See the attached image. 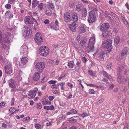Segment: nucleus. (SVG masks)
I'll use <instances>...</instances> for the list:
<instances>
[{
	"label": "nucleus",
	"mask_w": 129,
	"mask_h": 129,
	"mask_svg": "<svg viewBox=\"0 0 129 129\" xmlns=\"http://www.w3.org/2000/svg\"><path fill=\"white\" fill-rule=\"evenodd\" d=\"M25 30L23 32V36L26 39H30L31 35V30L29 25L24 26Z\"/></svg>",
	"instance_id": "obj_1"
},
{
	"label": "nucleus",
	"mask_w": 129,
	"mask_h": 129,
	"mask_svg": "<svg viewBox=\"0 0 129 129\" xmlns=\"http://www.w3.org/2000/svg\"><path fill=\"white\" fill-rule=\"evenodd\" d=\"M105 53L104 51L101 50H98L93 55L97 58V59L99 61H103L105 56Z\"/></svg>",
	"instance_id": "obj_2"
},
{
	"label": "nucleus",
	"mask_w": 129,
	"mask_h": 129,
	"mask_svg": "<svg viewBox=\"0 0 129 129\" xmlns=\"http://www.w3.org/2000/svg\"><path fill=\"white\" fill-rule=\"evenodd\" d=\"M39 52L41 55L45 56L49 54V51L47 47L44 46L39 49Z\"/></svg>",
	"instance_id": "obj_3"
},
{
	"label": "nucleus",
	"mask_w": 129,
	"mask_h": 129,
	"mask_svg": "<svg viewBox=\"0 0 129 129\" xmlns=\"http://www.w3.org/2000/svg\"><path fill=\"white\" fill-rule=\"evenodd\" d=\"M95 38L94 35L89 39V52H92L94 50V45L95 43Z\"/></svg>",
	"instance_id": "obj_4"
},
{
	"label": "nucleus",
	"mask_w": 129,
	"mask_h": 129,
	"mask_svg": "<svg viewBox=\"0 0 129 129\" xmlns=\"http://www.w3.org/2000/svg\"><path fill=\"white\" fill-rule=\"evenodd\" d=\"M34 40L38 45H40L42 42L43 40L40 33H37L34 38Z\"/></svg>",
	"instance_id": "obj_5"
},
{
	"label": "nucleus",
	"mask_w": 129,
	"mask_h": 129,
	"mask_svg": "<svg viewBox=\"0 0 129 129\" xmlns=\"http://www.w3.org/2000/svg\"><path fill=\"white\" fill-rule=\"evenodd\" d=\"M112 43V40L110 39H107L106 40H105L103 41L102 46L107 49H110L112 48V46L111 45Z\"/></svg>",
	"instance_id": "obj_6"
},
{
	"label": "nucleus",
	"mask_w": 129,
	"mask_h": 129,
	"mask_svg": "<svg viewBox=\"0 0 129 129\" xmlns=\"http://www.w3.org/2000/svg\"><path fill=\"white\" fill-rule=\"evenodd\" d=\"M45 65V63L44 62H39L36 63L35 67L37 71L41 73L44 69Z\"/></svg>",
	"instance_id": "obj_7"
},
{
	"label": "nucleus",
	"mask_w": 129,
	"mask_h": 129,
	"mask_svg": "<svg viewBox=\"0 0 129 129\" xmlns=\"http://www.w3.org/2000/svg\"><path fill=\"white\" fill-rule=\"evenodd\" d=\"M96 15L94 11H90L89 12V23H92L96 19Z\"/></svg>",
	"instance_id": "obj_8"
},
{
	"label": "nucleus",
	"mask_w": 129,
	"mask_h": 129,
	"mask_svg": "<svg viewBox=\"0 0 129 129\" xmlns=\"http://www.w3.org/2000/svg\"><path fill=\"white\" fill-rule=\"evenodd\" d=\"M34 19L33 17L29 16H26L24 19V22L26 24H34Z\"/></svg>",
	"instance_id": "obj_9"
},
{
	"label": "nucleus",
	"mask_w": 129,
	"mask_h": 129,
	"mask_svg": "<svg viewBox=\"0 0 129 129\" xmlns=\"http://www.w3.org/2000/svg\"><path fill=\"white\" fill-rule=\"evenodd\" d=\"M63 19L64 21L67 22H70L72 20L70 13L67 12L64 14Z\"/></svg>",
	"instance_id": "obj_10"
},
{
	"label": "nucleus",
	"mask_w": 129,
	"mask_h": 129,
	"mask_svg": "<svg viewBox=\"0 0 129 129\" xmlns=\"http://www.w3.org/2000/svg\"><path fill=\"white\" fill-rule=\"evenodd\" d=\"M38 90V89L37 87H35L33 90H30L29 93L28 95L29 99H31L34 98L36 95V93Z\"/></svg>",
	"instance_id": "obj_11"
},
{
	"label": "nucleus",
	"mask_w": 129,
	"mask_h": 129,
	"mask_svg": "<svg viewBox=\"0 0 129 129\" xmlns=\"http://www.w3.org/2000/svg\"><path fill=\"white\" fill-rule=\"evenodd\" d=\"M109 27L110 26L108 23H104L101 26L100 30L103 32L106 31L109 28Z\"/></svg>",
	"instance_id": "obj_12"
},
{
	"label": "nucleus",
	"mask_w": 129,
	"mask_h": 129,
	"mask_svg": "<svg viewBox=\"0 0 129 129\" xmlns=\"http://www.w3.org/2000/svg\"><path fill=\"white\" fill-rule=\"evenodd\" d=\"M6 73L9 74L13 72V70L11 66L10 65H7L4 67Z\"/></svg>",
	"instance_id": "obj_13"
},
{
	"label": "nucleus",
	"mask_w": 129,
	"mask_h": 129,
	"mask_svg": "<svg viewBox=\"0 0 129 129\" xmlns=\"http://www.w3.org/2000/svg\"><path fill=\"white\" fill-rule=\"evenodd\" d=\"M20 53L21 54L26 55L28 54V48L26 46H22L21 49Z\"/></svg>",
	"instance_id": "obj_14"
},
{
	"label": "nucleus",
	"mask_w": 129,
	"mask_h": 129,
	"mask_svg": "<svg viewBox=\"0 0 129 129\" xmlns=\"http://www.w3.org/2000/svg\"><path fill=\"white\" fill-rule=\"evenodd\" d=\"M9 85L10 87L13 88H18V85H16V83L12 80H11L9 81Z\"/></svg>",
	"instance_id": "obj_15"
},
{
	"label": "nucleus",
	"mask_w": 129,
	"mask_h": 129,
	"mask_svg": "<svg viewBox=\"0 0 129 129\" xmlns=\"http://www.w3.org/2000/svg\"><path fill=\"white\" fill-rule=\"evenodd\" d=\"M77 26V24L75 22H73L69 25V27L70 30L72 31H75Z\"/></svg>",
	"instance_id": "obj_16"
},
{
	"label": "nucleus",
	"mask_w": 129,
	"mask_h": 129,
	"mask_svg": "<svg viewBox=\"0 0 129 129\" xmlns=\"http://www.w3.org/2000/svg\"><path fill=\"white\" fill-rule=\"evenodd\" d=\"M5 16L6 18L7 19H9L13 17L12 13L10 11H7L5 14Z\"/></svg>",
	"instance_id": "obj_17"
},
{
	"label": "nucleus",
	"mask_w": 129,
	"mask_h": 129,
	"mask_svg": "<svg viewBox=\"0 0 129 129\" xmlns=\"http://www.w3.org/2000/svg\"><path fill=\"white\" fill-rule=\"evenodd\" d=\"M40 74L38 72H36L34 74L33 79L34 81H37L40 78Z\"/></svg>",
	"instance_id": "obj_18"
},
{
	"label": "nucleus",
	"mask_w": 129,
	"mask_h": 129,
	"mask_svg": "<svg viewBox=\"0 0 129 129\" xmlns=\"http://www.w3.org/2000/svg\"><path fill=\"white\" fill-rule=\"evenodd\" d=\"M86 27L85 25H82L79 26V30L80 33H84L86 31Z\"/></svg>",
	"instance_id": "obj_19"
},
{
	"label": "nucleus",
	"mask_w": 129,
	"mask_h": 129,
	"mask_svg": "<svg viewBox=\"0 0 129 129\" xmlns=\"http://www.w3.org/2000/svg\"><path fill=\"white\" fill-rule=\"evenodd\" d=\"M65 84V82H61L58 83L57 85L60 87L61 89L62 90H65V87L64 86Z\"/></svg>",
	"instance_id": "obj_20"
},
{
	"label": "nucleus",
	"mask_w": 129,
	"mask_h": 129,
	"mask_svg": "<svg viewBox=\"0 0 129 129\" xmlns=\"http://www.w3.org/2000/svg\"><path fill=\"white\" fill-rule=\"evenodd\" d=\"M72 18L73 20L74 21H77L78 19L77 14L76 12L73 13L72 14Z\"/></svg>",
	"instance_id": "obj_21"
},
{
	"label": "nucleus",
	"mask_w": 129,
	"mask_h": 129,
	"mask_svg": "<svg viewBox=\"0 0 129 129\" xmlns=\"http://www.w3.org/2000/svg\"><path fill=\"white\" fill-rule=\"evenodd\" d=\"M39 1L37 0H33L32 3V8L34 9L39 3Z\"/></svg>",
	"instance_id": "obj_22"
},
{
	"label": "nucleus",
	"mask_w": 129,
	"mask_h": 129,
	"mask_svg": "<svg viewBox=\"0 0 129 129\" xmlns=\"http://www.w3.org/2000/svg\"><path fill=\"white\" fill-rule=\"evenodd\" d=\"M119 83L123 84L124 83L125 79L122 77L118 76L117 79Z\"/></svg>",
	"instance_id": "obj_23"
},
{
	"label": "nucleus",
	"mask_w": 129,
	"mask_h": 129,
	"mask_svg": "<svg viewBox=\"0 0 129 129\" xmlns=\"http://www.w3.org/2000/svg\"><path fill=\"white\" fill-rule=\"evenodd\" d=\"M128 50V48L127 47H125L123 49L121 53V56H124L126 55Z\"/></svg>",
	"instance_id": "obj_24"
},
{
	"label": "nucleus",
	"mask_w": 129,
	"mask_h": 129,
	"mask_svg": "<svg viewBox=\"0 0 129 129\" xmlns=\"http://www.w3.org/2000/svg\"><path fill=\"white\" fill-rule=\"evenodd\" d=\"M50 27L52 29L55 30H58L59 27L51 23L50 25Z\"/></svg>",
	"instance_id": "obj_25"
},
{
	"label": "nucleus",
	"mask_w": 129,
	"mask_h": 129,
	"mask_svg": "<svg viewBox=\"0 0 129 129\" xmlns=\"http://www.w3.org/2000/svg\"><path fill=\"white\" fill-rule=\"evenodd\" d=\"M28 60V58L26 57H22L21 59V63L23 64H26Z\"/></svg>",
	"instance_id": "obj_26"
},
{
	"label": "nucleus",
	"mask_w": 129,
	"mask_h": 129,
	"mask_svg": "<svg viewBox=\"0 0 129 129\" xmlns=\"http://www.w3.org/2000/svg\"><path fill=\"white\" fill-rule=\"evenodd\" d=\"M83 5L82 4H79L77 5L76 6V9L78 11L81 10L83 7Z\"/></svg>",
	"instance_id": "obj_27"
},
{
	"label": "nucleus",
	"mask_w": 129,
	"mask_h": 129,
	"mask_svg": "<svg viewBox=\"0 0 129 129\" xmlns=\"http://www.w3.org/2000/svg\"><path fill=\"white\" fill-rule=\"evenodd\" d=\"M121 18L123 21L124 22V24L128 28H129V25L128 24V22L122 16H121Z\"/></svg>",
	"instance_id": "obj_28"
},
{
	"label": "nucleus",
	"mask_w": 129,
	"mask_h": 129,
	"mask_svg": "<svg viewBox=\"0 0 129 129\" xmlns=\"http://www.w3.org/2000/svg\"><path fill=\"white\" fill-rule=\"evenodd\" d=\"M35 127L37 129H41L42 127L41 125L38 123H35Z\"/></svg>",
	"instance_id": "obj_29"
},
{
	"label": "nucleus",
	"mask_w": 129,
	"mask_h": 129,
	"mask_svg": "<svg viewBox=\"0 0 129 129\" xmlns=\"http://www.w3.org/2000/svg\"><path fill=\"white\" fill-rule=\"evenodd\" d=\"M120 41V38L118 37H116L114 39V43L118 44Z\"/></svg>",
	"instance_id": "obj_30"
},
{
	"label": "nucleus",
	"mask_w": 129,
	"mask_h": 129,
	"mask_svg": "<svg viewBox=\"0 0 129 129\" xmlns=\"http://www.w3.org/2000/svg\"><path fill=\"white\" fill-rule=\"evenodd\" d=\"M45 13L47 16H50L52 13L51 10L49 8L46 10Z\"/></svg>",
	"instance_id": "obj_31"
},
{
	"label": "nucleus",
	"mask_w": 129,
	"mask_h": 129,
	"mask_svg": "<svg viewBox=\"0 0 129 129\" xmlns=\"http://www.w3.org/2000/svg\"><path fill=\"white\" fill-rule=\"evenodd\" d=\"M74 62L73 61H70L68 63V65L69 67L71 68H73Z\"/></svg>",
	"instance_id": "obj_32"
},
{
	"label": "nucleus",
	"mask_w": 129,
	"mask_h": 129,
	"mask_svg": "<svg viewBox=\"0 0 129 129\" xmlns=\"http://www.w3.org/2000/svg\"><path fill=\"white\" fill-rule=\"evenodd\" d=\"M10 112L11 113V114H13L15 111V108L14 107H11L9 110Z\"/></svg>",
	"instance_id": "obj_33"
},
{
	"label": "nucleus",
	"mask_w": 129,
	"mask_h": 129,
	"mask_svg": "<svg viewBox=\"0 0 129 129\" xmlns=\"http://www.w3.org/2000/svg\"><path fill=\"white\" fill-rule=\"evenodd\" d=\"M44 4L42 3H41L38 5V7L41 11H42L43 9V6Z\"/></svg>",
	"instance_id": "obj_34"
},
{
	"label": "nucleus",
	"mask_w": 129,
	"mask_h": 129,
	"mask_svg": "<svg viewBox=\"0 0 129 129\" xmlns=\"http://www.w3.org/2000/svg\"><path fill=\"white\" fill-rule=\"evenodd\" d=\"M80 115L81 117L84 118V117L88 116V114L86 112H85L83 114H80Z\"/></svg>",
	"instance_id": "obj_35"
},
{
	"label": "nucleus",
	"mask_w": 129,
	"mask_h": 129,
	"mask_svg": "<svg viewBox=\"0 0 129 129\" xmlns=\"http://www.w3.org/2000/svg\"><path fill=\"white\" fill-rule=\"evenodd\" d=\"M87 14V11L86 8H85L83 11L82 15L83 17H86Z\"/></svg>",
	"instance_id": "obj_36"
},
{
	"label": "nucleus",
	"mask_w": 129,
	"mask_h": 129,
	"mask_svg": "<svg viewBox=\"0 0 129 129\" xmlns=\"http://www.w3.org/2000/svg\"><path fill=\"white\" fill-rule=\"evenodd\" d=\"M96 74L95 72L94 71H92L89 70V75H91L92 76H94Z\"/></svg>",
	"instance_id": "obj_37"
},
{
	"label": "nucleus",
	"mask_w": 129,
	"mask_h": 129,
	"mask_svg": "<svg viewBox=\"0 0 129 129\" xmlns=\"http://www.w3.org/2000/svg\"><path fill=\"white\" fill-rule=\"evenodd\" d=\"M48 7L51 9H54V6L52 3H49L48 5Z\"/></svg>",
	"instance_id": "obj_38"
},
{
	"label": "nucleus",
	"mask_w": 129,
	"mask_h": 129,
	"mask_svg": "<svg viewBox=\"0 0 129 129\" xmlns=\"http://www.w3.org/2000/svg\"><path fill=\"white\" fill-rule=\"evenodd\" d=\"M11 6L9 4H8L5 5V8L8 9H11Z\"/></svg>",
	"instance_id": "obj_39"
},
{
	"label": "nucleus",
	"mask_w": 129,
	"mask_h": 129,
	"mask_svg": "<svg viewBox=\"0 0 129 129\" xmlns=\"http://www.w3.org/2000/svg\"><path fill=\"white\" fill-rule=\"evenodd\" d=\"M47 100L46 99L44 98H42V104L44 105H46V103Z\"/></svg>",
	"instance_id": "obj_40"
},
{
	"label": "nucleus",
	"mask_w": 129,
	"mask_h": 129,
	"mask_svg": "<svg viewBox=\"0 0 129 129\" xmlns=\"http://www.w3.org/2000/svg\"><path fill=\"white\" fill-rule=\"evenodd\" d=\"M42 105L40 103L37 104L36 106V107L39 109H40L42 108Z\"/></svg>",
	"instance_id": "obj_41"
},
{
	"label": "nucleus",
	"mask_w": 129,
	"mask_h": 129,
	"mask_svg": "<svg viewBox=\"0 0 129 129\" xmlns=\"http://www.w3.org/2000/svg\"><path fill=\"white\" fill-rule=\"evenodd\" d=\"M102 74L105 77H107L108 76V73L105 71H103L102 72Z\"/></svg>",
	"instance_id": "obj_42"
},
{
	"label": "nucleus",
	"mask_w": 129,
	"mask_h": 129,
	"mask_svg": "<svg viewBox=\"0 0 129 129\" xmlns=\"http://www.w3.org/2000/svg\"><path fill=\"white\" fill-rule=\"evenodd\" d=\"M103 35L104 37H107L108 35V33L107 31H104L103 32Z\"/></svg>",
	"instance_id": "obj_43"
},
{
	"label": "nucleus",
	"mask_w": 129,
	"mask_h": 129,
	"mask_svg": "<svg viewBox=\"0 0 129 129\" xmlns=\"http://www.w3.org/2000/svg\"><path fill=\"white\" fill-rule=\"evenodd\" d=\"M5 105V103L4 102H2L0 104V108L4 107Z\"/></svg>",
	"instance_id": "obj_44"
},
{
	"label": "nucleus",
	"mask_w": 129,
	"mask_h": 129,
	"mask_svg": "<svg viewBox=\"0 0 129 129\" xmlns=\"http://www.w3.org/2000/svg\"><path fill=\"white\" fill-rule=\"evenodd\" d=\"M70 111L72 112V114H76L77 113L76 111L74 109H71Z\"/></svg>",
	"instance_id": "obj_45"
},
{
	"label": "nucleus",
	"mask_w": 129,
	"mask_h": 129,
	"mask_svg": "<svg viewBox=\"0 0 129 129\" xmlns=\"http://www.w3.org/2000/svg\"><path fill=\"white\" fill-rule=\"evenodd\" d=\"M56 82V81L51 80L49 81L48 83L50 84H55Z\"/></svg>",
	"instance_id": "obj_46"
},
{
	"label": "nucleus",
	"mask_w": 129,
	"mask_h": 129,
	"mask_svg": "<svg viewBox=\"0 0 129 129\" xmlns=\"http://www.w3.org/2000/svg\"><path fill=\"white\" fill-rule=\"evenodd\" d=\"M86 42V40L85 38H84V39L81 41H80V43H82V44H84Z\"/></svg>",
	"instance_id": "obj_47"
},
{
	"label": "nucleus",
	"mask_w": 129,
	"mask_h": 129,
	"mask_svg": "<svg viewBox=\"0 0 129 129\" xmlns=\"http://www.w3.org/2000/svg\"><path fill=\"white\" fill-rule=\"evenodd\" d=\"M101 81L104 82L106 83H109L108 82V80L106 78H103V79L101 80Z\"/></svg>",
	"instance_id": "obj_48"
},
{
	"label": "nucleus",
	"mask_w": 129,
	"mask_h": 129,
	"mask_svg": "<svg viewBox=\"0 0 129 129\" xmlns=\"http://www.w3.org/2000/svg\"><path fill=\"white\" fill-rule=\"evenodd\" d=\"M112 66V64L111 63L110 64H108L106 67L107 69H110L111 68Z\"/></svg>",
	"instance_id": "obj_49"
},
{
	"label": "nucleus",
	"mask_w": 129,
	"mask_h": 129,
	"mask_svg": "<svg viewBox=\"0 0 129 129\" xmlns=\"http://www.w3.org/2000/svg\"><path fill=\"white\" fill-rule=\"evenodd\" d=\"M54 99V97L53 96H50L48 97V99L50 101H52Z\"/></svg>",
	"instance_id": "obj_50"
},
{
	"label": "nucleus",
	"mask_w": 129,
	"mask_h": 129,
	"mask_svg": "<svg viewBox=\"0 0 129 129\" xmlns=\"http://www.w3.org/2000/svg\"><path fill=\"white\" fill-rule=\"evenodd\" d=\"M104 99L103 98H102L100 100H99L97 102V104H99L100 103L102 102L103 101Z\"/></svg>",
	"instance_id": "obj_51"
},
{
	"label": "nucleus",
	"mask_w": 129,
	"mask_h": 129,
	"mask_svg": "<svg viewBox=\"0 0 129 129\" xmlns=\"http://www.w3.org/2000/svg\"><path fill=\"white\" fill-rule=\"evenodd\" d=\"M89 93L91 94H94V90L93 89H90V91H89Z\"/></svg>",
	"instance_id": "obj_52"
},
{
	"label": "nucleus",
	"mask_w": 129,
	"mask_h": 129,
	"mask_svg": "<svg viewBox=\"0 0 129 129\" xmlns=\"http://www.w3.org/2000/svg\"><path fill=\"white\" fill-rule=\"evenodd\" d=\"M30 119V117H27L25 118H24L23 119L24 121H27L28 120Z\"/></svg>",
	"instance_id": "obj_53"
},
{
	"label": "nucleus",
	"mask_w": 129,
	"mask_h": 129,
	"mask_svg": "<svg viewBox=\"0 0 129 129\" xmlns=\"http://www.w3.org/2000/svg\"><path fill=\"white\" fill-rule=\"evenodd\" d=\"M82 61L84 62H85L86 61L87 59L86 58L84 57H82Z\"/></svg>",
	"instance_id": "obj_54"
},
{
	"label": "nucleus",
	"mask_w": 129,
	"mask_h": 129,
	"mask_svg": "<svg viewBox=\"0 0 129 129\" xmlns=\"http://www.w3.org/2000/svg\"><path fill=\"white\" fill-rule=\"evenodd\" d=\"M117 70L119 72H121L123 70H122V69L121 68V67H118L117 69Z\"/></svg>",
	"instance_id": "obj_55"
},
{
	"label": "nucleus",
	"mask_w": 129,
	"mask_h": 129,
	"mask_svg": "<svg viewBox=\"0 0 129 129\" xmlns=\"http://www.w3.org/2000/svg\"><path fill=\"white\" fill-rule=\"evenodd\" d=\"M110 15H111L112 16L114 17L115 18L116 17H117L116 15L113 12H111Z\"/></svg>",
	"instance_id": "obj_56"
},
{
	"label": "nucleus",
	"mask_w": 129,
	"mask_h": 129,
	"mask_svg": "<svg viewBox=\"0 0 129 129\" xmlns=\"http://www.w3.org/2000/svg\"><path fill=\"white\" fill-rule=\"evenodd\" d=\"M14 2V1L13 0H9L8 3L10 4H12V3H13Z\"/></svg>",
	"instance_id": "obj_57"
},
{
	"label": "nucleus",
	"mask_w": 129,
	"mask_h": 129,
	"mask_svg": "<svg viewBox=\"0 0 129 129\" xmlns=\"http://www.w3.org/2000/svg\"><path fill=\"white\" fill-rule=\"evenodd\" d=\"M59 22L57 20H56L55 21V25L58 27H59Z\"/></svg>",
	"instance_id": "obj_58"
},
{
	"label": "nucleus",
	"mask_w": 129,
	"mask_h": 129,
	"mask_svg": "<svg viewBox=\"0 0 129 129\" xmlns=\"http://www.w3.org/2000/svg\"><path fill=\"white\" fill-rule=\"evenodd\" d=\"M67 84L71 88H72L73 87V85L71 84V83H67Z\"/></svg>",
	"instance_id": "obj_59"
},
{
	"label": "nucleus",
	"mask_w": 129,
	"mask_h": 129,
	"mask_svg": "<svg viewBox=\"0 0 129 129\" xmlns=\"http://www.w3.org/2000/svg\"><path fill=\"white\" fill-rule=\"evenodd\" d=\"M44 109L48 110H49V106H45L44 107Z\"/></svg>",
	"instance_id": "obj_60"
},
{
	"label": "nucleus",
	"mask_w": 129,
	"mask_h": 129,
	"mask_svg": "<svg viewBox=\"0 0 129 129\" xmlns=\"http://www.w3.org/2000/svg\"><path fill=\"white\" fill-rule=\"evenodd\" d=\"M46 86V84L43 85L41 88L43 90H44L45 89Z\"/></svg>",
	"instance_id": "obj_61"
},
{
	"label": "nucleus",
	"mask_w": 129,
	"mask_h": 129,
	"mask_svg": "<svg viewBox=\"0 0 129 129\" xmlns=\"http://www.w3.org/2000/svg\"><path fill=\"white\" fill-rule=\"evenodd\" d=\"M2 126L4 128H6L7 127V124L5 123H3L2 125Z\"/></svg>",
	"instance_id": "obj_62"
},
{
	"label": "nucleus",
	"mask_w": 129,
	"mask_h": 129,
	"mask_svg": "<svg viewBox=\"0 0 129 129\" xmlns=\"http://www.w3.org/2000/svg\"><path fill=\"white\" fill-rule=\"evenodd\" d=\"M49 22V20L47 19H46L44 21V23L45 24H47Z\"/></svg>",
	"instance_id": "obj_63"
},
{
	"label": "nucleus",
	"mask_w": 129,
	"mask_h": 129,
	"mask_svg": "<svg viewBox=\"0 0 129 129\" xmlns=\"http://www.w3.org/2000/svg\"><path fill=\"white\" fill-rule=\"evenodd\" d=\"M54 109V107L53 105L49 106V110H52Z\"/></svg>",
	"instance_id": "obj_64"
}]
</instances>
